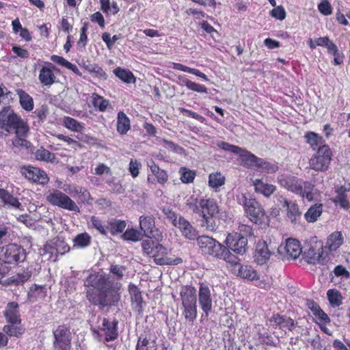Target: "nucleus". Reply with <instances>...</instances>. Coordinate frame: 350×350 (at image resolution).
I'll return each mask as SVG.
<instances>
[{"mask_svg": "<svg viewBox=\"0 0 350 350\" xmlns=\"http://www.w3.org/2000/svg\"><path fill=\"white\" fill-rule=\"evenodd\" d=\"M0 129L7 133L16 135L12 141L14 146H28L29 142L25 137L29 131V127L10 107H4L0 111Z\"/></svg>", "mask_w": 350, "mask_h": 350, "instance_id": "obj_1", "label": "nucleus"}, {"mask_svg": "<svg viewBox=\"0 0 350 350\" xmlns=\"http://www.w3.org/2000/svg\"><path fill=\"white\" fill-rule=\"evenodd\" d=\"M186 205L193 213L202 217V226L210 231L216 230L213 217L219 213V206L215 200L203 197L198 198L193 195L187 199Z\"/></svg>", "mask_w": 350, "mask_h": 350, "instance_id": "obj_2", "label": "nucleus"}, {"mask_svg": "<svg viewBox=\"0 0 350 350\" xmlns=\"http://www.w3.org/2000/svg\"><path fill=\"white\" fill-rule=\"evenodd\" d=\"M121 288V283L111 280L109 284L100 292L94 289H88L86 297L90 304L99 306L102 308L114 306L120 300L121 295L119 291Z\"/></svg>", "mask_w": 350, "mask_h": 350, "instance_id": "obj_3", "label": "nucleus"}, {"mask_svg": "<svg viewBox=\"0 0 350 350\" xmlns=\"http://www.w3.org/2000/svg\"><path fill=\"white\" fill-rule=\"evenodd\" d=\"M278 183L284 188L302 198H306L308 201L313 199L312 190L314 185L310 182H305L295 176L282 175L278 178Z\"/></svg>", "mask_w": 350, "mask_h": 350, "instance_id": "obj_4", "label": "nucleus"}, {"mask_svg": "<svg viewBox=\"0 0 350 350\" xmlns=\"http://www.w3.org/2000/svg\"><path fill=\"white\" fill-rule=\"evenodd\" d=\"M180 295L184 308L183 315L186 320L192 322L197 317L196 289L192 286H184L180 289Z\"/></svg>", "mask_w": 350, "mask_h": 350, "instance_id": "obj_5", "label": "nucleus"}, {"mask_svg": "<svg viewBox=\"0 0 350 350\" xmlns=\"http://www.w3.org/2000/svg\"><path fill=\"white\" fill-rule=\"evenodd\" d=\"M239 200L248 218L255 224H262L265 214L263 208L256 199L252 198L250 194H243Z\"/></svg>", "mask_w": 350, "mask_h": 350, "instance_id": "obj_6", "label": "nucleus"}, {"mask_svg": "<svg viewBox=\"0 0 350 350\" xmlns=\"http://www.w3.org/2000/svg\"><path fill=\"white\" fill-rule=\"evenodd\" d=\"M46 200L51 204L75 213H79L77 203L68 195L58 189H53L46 196Z\"/></svg>", "mask_w": 350, "mask_h": 350, "instance_id": "obj_7", "label": "nucleus"}, {"mask_svg": "<svg viewBox=\"0 0 350 350\" xmlns=\"http://www.w3.org/2000/svg\"><path fill=\"white\" fill-rule=\"evenodd\" d=\"M197 243L202 253L218 259L221 256L222 251L225 245L209 236H200L197 238Z\"/></svg>", "mask_w": 350, "mask_h": 350, "instance_id": "obj_8", "label": "nucleus"}, {"mask_svg": "<svg viewBox=\"0 0 350 350\" xmlns=\"http://www.w3.org/2000/svg\"><path fill=\"white\" fill-rule=\"evenodd\" d=\"M331 159L332 152L329 147L323 145L318 148L317 154L310 159L309 164L315 171H325L329 167Z\"/></svg>", "mask_w": 350, "mask_h": 350, "instance_id": "obj_9", "label": "nucleus"}, {"mask_svg": "<svg viewBox=\"0 0 350 350\" xmlns=\"http://www.w3.org/2000/svg\"><path fill=\"white\" fill-rule=\"evenodd\" d=\"M3 256L9 264L22 262L26 258V252L21 245L11 243L0 249V259Z\"/></svg>", "mask_w": 350, "mask_h": 350, "instance_id": "obj_10", "label": "nucleus"}, {"mask_svg": "<svg viewBox=\"0 0 350 350\" xmlns=\"http://www.w3.org/2000/svg\"><path fill=\"white\" fill-rule=\"evenodd\" d=\"M101 323L98 325L97 327H92L91 330L100 336L99 331L105 335V340L107 342L112 341L118 338V321L116 319L109 321L106 318L100 319Z\"/></svg>", "mask_w": 350, "mask_h": 350, "instance_id": "obj_11", "label": "nucleus"}, {"mask_svg": "<svg viewBox=\"0 0 350 350\" xmlns=\"http://www.w3.org/2000/svg\"><path fill=\"white\" fill-rule=\"evenodd\" d=\"M277 248L271 241L267 243L266 241H259L256 245L254 260L260 265L267 263Z\"/></svg>", "mask_w": 350, "mask_h": 350, "instance_id": "obj_12", "label": "nucleus"}, {"mask_svg": "<svg viewBox=\"0 0 350 350\" xmlns=\"http://www.w3.org/2000/svg\"><path fill=\"white\" fill-rule=\"evenodd\" d=\"M54 350H70L71 333L66 325H59L53 331Z\"/></svg>", "mask_w": 350, "mask_h": 350, "instance_id": "obj_13", "label": "nucleus"}, {"mask_svg": "<svg viewBox=\"0 0 350 350\" xmlns=\"http://www.w3.org/2000/svg\"><path fill=\"white\" fill-rule=\"evenodd\" d=\"M226 247L238 254H244L247 249V239L239 233L228 234L225 240Z\"/></svg>", "mask_w": 350, "mask_h": 350, "instance_id": "obj_14", "label": "nucleus"}, {"mask_svg": "<svg viewBox=\"0 0 350 350\" xmlns=\"http://www.w3.org/2000/svg\"><path fill=\"white\" fill-rule=\"evenodd\" d=\"M139 226L145 236L153 238L157 241L162 239V233L155 227V221L153 216L142 215L139 217Z\"/></svg>", "mask_w": 350, "mask_h": 350, "instance_id": "obj_15", "label": "nucleus"}, {"mask_svg": "<svg viewBox=\"0 0 350 350\" xmlns=\"http://www.w3.org/2000/svg\"><path fill=\"white\" fill-rule=\"evenodd\" d=\"M213 297L207 284L200 283L198 293V301L202 311L208 316L213 309Z\"/></svg>", "mask_w": 350, "mask_h": 350, "instance_id": "obj_16", "label": "nucleus"}, {"mask_svg": "<svg viewBox=\"0 0 350 350\" xmlns=\"http://www.w3.org/2000/svg\"><path fill=\"white\" fill-rule=\"evenodd\" d=\"M109 276L105 273L92 272L83 280V285L85 287H92V289L100 292L110 282Z\"/></svg>", "mask_w": 350, "mask_h": 350, "instance_id": "obj_17", "label": "nucleus"}, {"mask_svg": "<svg viewBox=\"0 0 350 350\" xmlns=\"http://www.w3.org/2000/svg\"><path fill=\"white\" fill-rule=\"evenodd\" d=\"M243 155L246 157L245 163L247 164H255L256 166L260 168L262 172L272 174L275 173L278 170V166L276 163L263 161L262 159L256 157L250 152H245Z\"/></svg>", "mask_w": 350, "mask_h": 350, "instance_id": "obj_18", "label": "nucleus"}, {"mask_svg": "<svg viewBox=\"0 0 350 350\" xmlns=\"http://www.w3.org/2000/svg\"><path fill=\"white\" fill-rule=\"evenodd\" d=\"M167 254V248L159 243H157L151 256L154 258L155 263L159 265H178L182 262L183 260L180 258L173 259L166 256Z\"/></svg>", "mask_w": 350, "mask_h": 350, "instance_id": "obj_19", "label": "nucleus"}, {"mask_svg": "<svg viewBox=\"0 0 350 350\" xmlns=\"http://www.w3.org/2000/svg\"><path fill=\"white\" fill-rule=\"evenodd\" d=\"M23 173L26 178L38 184L45 185L49 181V178L45 172L35 167L28 166L24 168Z\"/></svg>", "mask_w": 350, "mask_h": 350, "instance_id": "obj_20", "label": "nucleus"}, {"mask_svg": "<svg viewBox=\"0 0 350 350\" xmlns=\"http://www.w3.org/2000/svg\"><path fill=\"white\" fill-rule=\"evenodd\" d=\"M284 250L287 258L296 259L301 253V248L299 242L295 239H288L284 247L278 246L277 250L279 253Z\"/></svg>", "mask_w": 350, "mask_h": 350, "instance_id": "obj_21", "label": "nucleus"}, {"mask_svg": "<svg viewBox=\"0 0 350 350\" xmlns=\"http://www.w3.org/2000/svg\"><path fill=\"white\" fill-rule=\"evenodd\" d=\"M174 226L178 228L183 236L189 240H194L197 239V231L192 226V225L185 219L183 217L179 215L178 220L174 224Z\"/></svg>", "mask_w": 350, "mask_h": 350, "instance_id": "obj_22", "label": "nucleus"}, {"mask_svg": "<svg viewBox=\"0 0 350 350\" xmlns=\"http://www.w3.org/2000/svg\"><path fill=\"white\" fill-rule=\"evenodd\" d=\"M64 191L77 198L78 203L91 204L92 198L90 192L84 187L80 186H69L68 189H65Z\"/></svg>", "mask_w": 350, "mask_h": 350, "instance_id": "obj_23", "label": "nucleus"}, {"mask_svg": "<svg viewBox=\"0 0 350 350\" xmlns=\"http://www.w3.org/2000/svg\"><path fill=\"white\" fill-rule=\"evenodd\" d=\"M18 308V304L14 301L9 302L7 304L5 309L3 311V314L9 323L13 325H18L21 323V319Z\"/></svg>", "mask_w": 350, "mask_h": 350, "instance_id": "obj_24", "label": "nucleus"}, {"mask_svg": "<svg viewBox=\"0 0 350 350\" xmlns=\"http://www.w3.org/2000/svg\"><path fill=\"white\" fill-rule=\"evenodd\" d=\"M270 321L273 322L282 330L292 331L296 325L291 318L279 314H273L270 319Z\"/></svg>", "mask_w": 350, "mask_h": 350, "instance_id": "obj_25", "label": "nucleus"}, {"mask_svg": "<svg viewBox=\"0 0 350 350\" xmlns=\"http://www.w3.org/2000/svg\"><path fill=\"white\" fill-rule=\"evenodd\" d=\"M136 350H157L154 337L147 332H144L138 339Z\"/></svg>", "mask_w": 350, "mask_h": 350, "instance_id": "obj_26", "label": "nucleus"}, {"mask_svg": "<svg viewBox=\"0 0 350 350\" xmlns=\"http://www.w3.org/2000/svg\"><path fill=\"white\" fill-rule=\"evenodd\" d=\"M0 200L4 206L22 211L23 206L18 200L4 189H0Z\"/></svg>", "mask_w": 350, "mask_h": 350, "instance_id": "obj_27", "label": "nucleus"}, {"mask_svg": "<svg viewBox=\"0 0 350 350\" xmlns=\"http://www.w3.org/2000/svg\"><path fill=\"white\" fill-rule=\"evenodd\" d=\"M282 206L283 208H287V216L292 223L296 224L300 219L301 213L296 204L289 203L284 198Z\"/></svg>", "mask_w": 350, "mask_h": 350, "instance_id": "obj_28", "label": "nucleus"}, {"mask_svg": "<svg viewBox=\"0 0 350 350\" xmlns=\"http://www.w3.org/2000/svg\"><path fill=\"white\" fill-rule=\"evenodd\" d=\"M254 186L256 192L262 194L265 197H269L276 190L275 185L265 183L260 179L255 180Z\"/></svg>", "mask_w": 350, "mask_h": 350, "instance_id": "obj_29", "label": "nucleus"}, {"mask_svg": "<svg viewBox=\"0 0 350 350\" xmlns=\"http://www.w3.org/2000/svg\"><path fill=\"white\" fill-rule=\"evenodd\" d=\"M238 269V275L249 280H258L260 279L259 274L251 266L240 265Z\"/></svg>", "mask_w": 350, "mask_h": 350, "instance_id": "obj_30", "label": "nucleus"}, {"mask_svg": "<svg viewBox=\"0 0 350 350\" xmlns=\"http://www.w3.org/2000/svg\"><path fill=\"white\" fill-rule=\"evenodd\" d=\"M344 237L341 232L336 231L332 232L327 238V246L331 251H336L343 244Z\"/></svg>", "mask_w": 350, "mask_h": 350, "instance_id": "obj_31", "label": "nucleus"}, {"mask_svg": "<svg viewBox=\"0 0 350 350\" xmlns=\"http://www.w3.org/2000/svg\"><path fill=\"white\" fill-rule=\"evenodd\" d=\"M322 253V249L317 250L314 247H310L308 251L304 253V258L309 264L315 265L317 263H322L321 262Z\"/></svg>", "mask_w": 350, "mask_h": 350, "instance_id": "obj_32", "label": "nucleus"}, {"mask_svg": "<svg viewBox=\"0 0 350 350\" xmlns=\"http://www.w3.org/2000/svg\"><path fill=\"white\" fill-rule=\"evenodd\" d=\"M131 129L130 120L127 116L123 112L120 111L117 118V131L121 134H126Z\"/></svg>", "mask_w": 350, "mask_h": 350, "instance_id": "obj_33", "label": "nucleus"}, {"mask_svg": "<svg viewBox=\"0 0 350 350\" xmlns=\"http://www.w3.org/2000/svg\"><path fill=\"white\" fill-rule=\"evenodd\" d=\"M39 80L42 84L46 86H50L54 83L55 76L53 73L51 68L43 66L39 74Z\"/></svg>", "mask_w": 350, "mask_h": 350, "instance_id": "obj_34", "label": "nucleus"}, {"mask_svg": "<svg viewBox=\"0 0 350 350\" xmlns=\"http://www.w3.org/2000/svg\"><path fill=\"white\" fill-rule=\"evenodd\" d=\"M19 97L21 106L25 111H31L33 109V100L32 97L24 90L18 89L16 90Z\"/></svg>", "mask_w": 350, "mask_h": 350, "instance_id": "obj_35", "label": "nucleus"}, {"mask_svg": "<svg viewBox=\"0 0 350 350\" xmlns=\"http://www.w3.org/2000/svg\"><path fill=\"white\" fill-rule=\"evenodd\" d=\"M216 144L219 148L225 151L239 154L241 157L243 161L245 162L246 157H244L243 154H244L245 152H247L246 150L242 149L241 148L237 146L230 144L229 143L226 142H217Z\"/></svg>", "mask_w": 350, "mask_h": 350, "instance_id": "obj_36", "label": "nucleus"}, {"mask_svg": "<svg viewBox=\"0 0 350 350\" xmlns=\"http://www.w3.org/2000/svg\"><path fill=\"white\" fill-rule=\"evenodd\" d=\"M46 291L44 286L33 285L29 292L28 298L31 301H35L38 299H42L46 296Z\"/></svg>", "mask_w": 350, "mask_h": 350, "instance_id": "obj_37", "label": "nucleus"}, {"mask_svg": "<svg viewBox=\"0 0 350 350\" xmlns=\"http://www.w3.org/2000/svg\"><path fill=\"white\" fill-rule=\"evenodd\" d=\"M322 211L323 205L321 204H315L308 208L304 217L308 222H314L321 215Z\"/></svg>", "mask_w": 350, "mask_h": 350, "instance_id": "obj_38", "label": "nucleus"}, {"mask_svg": "<svg viewBox=\"0 0 350 350\" xmlns=\"http://www.w3.org/2000/svg\"><path fill=\"white\" fill-rule=\"evenodd\" d=\"M347 191L346 189L343 187H340L337 191V196L334 198V202L336 204L340 205V206L344 209H349L350 208V202L347 200V197L345 194Z\"/></svg>", "mask_w": 350, "mask_h": 350, "instance_id": "obj_39", "label": "nucleus"}, {"mask_svg": "<svg viewBox=\"0 0 350 350\" xmlns=\"http://www.w3.org/2000/svg\"><path fill=\"white\" fill-rule=\"evenodd\" d=\"M304 137L306 139V142L310 145L312 150H316L318 146L319 148L324 145L322 137L319 136L314 132H307L305 134Z\"/></svg>", "mask_w": 350, "mask_h": 350, "instance_id": "obj_40", "label": "nucleus"}, {"mask_svg": "<svg viewBox=\"0 0 350 350\" xmlns=\"http://www.w3.org/2000/svg\"><path fill=\"white\" fill-rule=\"evenodd\" d=\"M129 291L133 304H136V308L139 310L142 308V297L139 288L135 284H130L129 286Z\"/></svg>", "mask_w": 350, "mask_h": 350, "instance_id": "obj_41", "label": "nucleus"}, {"mask_svg": "<svg viewBox=\"0 0 350 350\" xmlns=\"http://www.w3.org/2000/svg\"><path fill=\"white\" fill-rule=\"evenodd\" d=\"M178 79L180 80L185 85L187 88V89L192 90L193 92H196L198 93H208V89L203 85L196 83L189 79H186L183 76H179Z\"/></svg>", "mask_w": 350, "mask_h": 350, "instance_id": "obj_42", "label": "nucleus"}, {"mask_svg": "<svg viewBox=\"0 0 350 350\" xmlns=\"http://www.w3.org/2000/svg\"><path fill=\"white\" fill-rule=\"evenodd\" d=\"M126 225L124 221L112 219L108 222L107 232L109 231L112 235L118 234L124 231Z\"/></svg>", "mask_w": 350, "mask_h": 350, "instance_id": "obj_43", "label": "nucleus"}, {"mask_svg": "<svg viewBox=\"0 0 350 350\" xmlns=\"http://www.w3.org/2000/svg\"><path fill=\"white\" fill-rule=\"evenodd\" d=\"M113 72L116 77L125 83H131L135 82V78L130 70L118 67Z\"/></svg>", "mask_w": 350, "mask_h": 350, "instance_id": "obj_44", "label": "nucleus"}, {"mask_svg": "<svg viewBox=\"0 0 350 350\" xmlns=\"http://www.w3.org/2000/svg\"><path fill=\"white\" fill-rule=\"evenodd\" d=\"M63 124L66 128L75 132H80L84 128L82 123L68 116L64 118Z\"/></svg>", "mask_w": 350, "mask_h": 350, "instance_id": "obj_45", "label": "nucleus"}, {"mask_svg": "<svg viewBox=\"0 0 350 350\" xmlns=\"http://www.w3.org/2000/svg\"><path fill=\"white\" fill-rule=\"evenodd\" d=\"M221 256H219L218 259H222L225 260L227 263H229L230 265H238L239 266L241 264L239 263V258L233 254L230 250L227 248L226 246L224 247Z\"/></svg>", "mask_w": 350, "mask_h": 350, "instance_id": "obj_46", "label": "nucleus"}, {"mask_svg": "<svg viewBox=\"0 0 350 350\" xmlns=\"http://www.w3.org/2000/svg\"><path fill=\"white\" fill-rule=\"evenodd\" d=\"M327 297L332 306L337 307L342 304V297L338 290H328L327 292Z\"/></svg>", "mask_w": 350, "mask_h": 350, "instance_id": "obj_47", "label": "nucleus"}, {"mask_svg": "<svg viewBox=\"0 0 350 350\" xmlns=\"http://www.w3.org/2000/svg\"><path fill=\"white\" fill-rule=\"evenodd\" d=\"M90 241L91 237L87 232L81 233L73 239L74 247L83 248L88 246Z\"/></svg>", "mask_w": 350, "mask_h": 350, "instance_id": "obj_48", "label": "nucleus"}, {"mask_svg": "<svg viewBox=\"0 0 350 350\" xmlns=\"http://www.w3.org/2000/svg\"><path fill=\"white\" fill-rule=\"evenodd\" d=\"M92 105L100 111H105L109 106V102L108 100L105 99L103 96H99L97 94H93Z\"/></svg>", "mask_w": 350, "mask_h": 350, "instance_id": "obj_49", "label": "nucleus"}, {"mask_svg": "<svg viewBox=\"0 0 350 350\" xmlns=\"http://www.w3.org/2000/svg\"><path fill=\"white\" fill-rule=\"evenodd\" d=\"M225 183V177L220 173L216 172L209 175L208 184L213 188H218Z\"/></svg>", "mask_w": 350, "mask_h": 350, "instance_id": "obj_50", "label": "nucleus"}, {"mask_svg": "<svg viewBox=\"0 0 350 350\" xmlns=\"http://www.w3.org/2000/svg\"><path fill=\"white\" fill-rule=\"evenodd\" d=\"M52 241L58 254L64 255L70 251V247L68 243L60 237L53 239Z\"/></svg>", "mask_w": 350, "mask_h": 350, "instance_id": "obj_51", "label": "nucleus"}, {"mask_svg": "<svg viewBox=\"0 0 350 350\" xmlns=\"http://www.w3.org/2000/svg\"><path fill=\"white\" fill-rule=\"evenodd\" d=\"M36 157L38 160L47 162H53L56 159L55 155L53 153L43 148H41L36 151Z\"/></svg>", "mask_w": 350, "mask_h": 350, "instance_id": "obj_52", "label": "nucleus"}, {"mask_svg": "<svg viewBox=\"0 0 350 350\" xmlns=\"http://www.w3.org/2000/svg\"><path fill=\"white\" fill-rule=\"evenodd\" d=\"M3 331L9 336L19 337L24 332L22 327L14 326V325H5L3 328Z\"/></svg>", "mask_w": 350, "mask_h": 350, "instance_id": "obj_53", "label": "nucleus"}, {"mask_svg": "<svg viewBox=\"0 0 350 350\" xmlns=\"http://www.w3.org/2000/svg\"><path fill=\"white\" fill-rule=\"evenodd\" d=\"M43 251V254L49 255L48 258L49 260H51L54 262L57 260L58 254L53 245V241H51L49 243H47L44 245Z\"/></svg>", "mask_w": 350, "mask_h": 350, "instance_id": "obj_54", "label": "nucleus"}, {"mask_svg": "<svg viewBox=\"0 0 350 350\" xmlns=\"http://www.w3.org/2000/svg\"><path fill=\"white\" fill-rule=\"evenodd\" d=\"M122 237L126 241H137L140 239L141 232L135 229H127Z\"/></svg>", "mask_w": 350, "mask_h": 350, "instance_id": "obj_55", "label": "nucleus"}, {"mask_svg": "<svg viewBox=\"0 0 350 350\" xmlns=\"http://www.w3.org/2000/svg\"><path fill=\"white\" fill-rule=\"evenodd\" d=\"M90 221L93 228L96 229L101 234L107 235V226H105L101 220L95 216H92Z\"/></svg>", "mask_w": 350, "mask_h": 350, "instance_id": "obj_56", "label": "nucleus"}, {"mask_svg": "<svg viewBox=\"0 0 350 350\" xmlns=\"http://www.w3.org/2000/svg\"><path fill=\"white\" fill-rule=\"evenodd\" d=\"M125 270L126 268L124 267L118 265H111L109 267L110 273H111L118 280L123 278Z\"/></svg>", "mask_w": 350, "mask_h": 350, "instance_id": "obj_57", "label": "nucleus"}, {"mask_svg": "<svg viewBox=\"0 0 350 350\" xmlns=\"http://www.w3.org/2000/svg\"><path fill=\"white\" fill-rule=\"evenodd\" d=\"M319 11L325 16H329L332 13V8L328 0H323L318 5Z\"/></svg>", "mask_w": 350, "mask_h": 350, "instance_id": "obj_58", "label": "nucleus"}, {"mask_svg": "<svg viewBox=\"0 0 350 350\" xmlns=\"http://www.w3.org/2000/svg\"><path fill=\"white\" fill-rule=\"evenodd\" d=\"M155 243L153 241L147 239L142 242L143 251L148 255L151 256L154 251Z\"/></svg>", "mask_w": 350, "mask_h": 350, "instance_id": "obj_59", "label": "nucleus"}, {"mask_svg": "<svg viewBox=\"0 0 350 350\" xmlns=\"http://www.w3.org/2000/svg\"><path fill=\"white\" fill-rule=\"evenodd\" d=\"M142 164L137 160L131 159L129 163V172L133 178H135L139 174V170Z\"/></svg>", "mask_w": 350, "mask_h": 350, "instance_id": "obj_60", "label": "nucleus"}, {"mask_svg": "<svg viewBox=\"0 0 350 350\" xmlns=\"http://www.w3.org/2000/svg\"><path fill=\"white\" fill-rule=\"evenodd\" d=\"M312 310L314 315L319 317L320 320L325 323H329L330 321L328 315L318 305L314 306Z\"/></svg>", "mask_w": 350, "mask_h": 350, "instance_id": "obj_61", "label": "nucleus"}, {"mask_svg": "<svg viewBox=\"0 0 350 350\" xmlns=\"http://www.w3.org/2000/svg\"><path fill=\"white\" fill-rule=\"evenodd\" d=\"M271 15L278 20L283 21L286 17V12L282 6H278L271 11Z\"/></svg>", "mask_w": 350, "mask_h": 350, "instance_id": "obj_62", "label": "nucleus"}, {"mask_svg": "<svg viewBox=\"0 0 350 350\" xmlns=\"http://www.w3.org/2000/svg\"><path fill=\"white\" fill-rule=\"evenodd\" d=\"M196 174L194 172L191 170H186V169H183V172L182 173L180 180L184 183H189L193 182L195 178Z\"/></svg>", "mask_w": 350, "mask_h": 350, "instance_id": "obj_63", "label": "nucleus"}, {"mask_svg": "<svg viewBox=\"0 0 350 350\" xmlns=\"http://www.w3.org/2000/svg\"><path fill=\"white\" fill-rule=\"evenodd\" d=\"M31 277V273L27 271H23L14 276V281L18 284H23Z\"/></svg>", "mask_w": 350, "mask_h": 350, "instance_id": "obj_64", "label": "nucleus"}]
</instances>
